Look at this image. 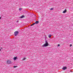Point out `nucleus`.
<instances>
[{"instance_id": "f257e3e1", "label": "nucleus", "mask_w": 73, "mask_h": 73, "mask_svg": "<svg viewBox=\"0 0 73 73\" xmlns=\"http://www.w3.org/2000/svg\"><path fill=\"white\" fill-rule=\"evenodd\" d=\"M45 42L46 43L45 44L42 45V46L43 47L48 46L49 45V44H48V42H47V41L46 40Z\"/></svg>"}, {"instance_id": "f03ea898", "label": "nucleus", "mask_w": 73, "mask_h": 73, "mask_svg": "<svg viewBox=\"0 0 73 73\" xmlns=\"http://www.w3.org/2000/svg\"><path fill=\"white\" fill-rule=\"evenodd\" d=\"M19 31H15L14 33V35L15 36H17V35H18V34H19Z\"/></svg>"}, {"instance_id": "7ed1b4c3", "label": "nucleus", "mask_w": 73, "mask_h": 73, "mask_svg": "<svg viewBox=\"0 0 73 73\" xmlns=\"http://www.w3.org/2000/svg\"><path fill=\"white\" fill-rule=\"evenodd\" d=\"M7 64H11V61L10 60H8L7 61Z\"/></svg>"}, {"instance_id": "20e7f679", "label": "nucleus", "mask_w": 73, "mask_h": 73, "mask_svg": "<svg viewBox=\"0 0 73 73\" xmlns=\"http://www.w3.org/2000/svg\"><path fill=\"white\" fill-rule=\"evenodd\" d=\"M13 59L14 60H16L17 59V57H16L13 58Z\"/></svg>"}, {"instance_id": "39448f33", "label": "nucleus", "mask_w": 73, "mask_h": 73, "mask_svg": "<svg viewBox=\"0 0 73 73\" xmlns=\"http://www.w3.org/2000/svg\"><path fill=\"white\" fill-rule=\"evenodd\" d=\"M67 69V67L66 66L64 67V70H66Z\"/></svg>"}, {"instance_id": "423d86ee", "label": "nucleus", "mask_w": 73, "mask_h": 73, "mask_svg": "<svg viewBox=\"0 0 73 73\" xmlns=\"http://www.w3.org/2000/svg\"><path fill=\"white\" fill-rule=\"evenodd\" d=\"M38 23H39L38 21H36L35 22L36 24H38Z\"/></svg>"}, {"instance_id": "0eeeda50", "label": "nucleus", "mask_w": 73, "mask_h": 73, "mask_svg": "<svg viewBox=\"0 0 73 73\" xmlns=\"http://www.w3.org/2000/svg\"><path fill=\"white\" fill-rule=\"evenodd\" d=\"M66 11H67V10H66V9H65L64 11V13H66Z\"/></svg>"}, {"instance_id": "6e6552de", "label": "nucleus", "mask_w": 73, "mask_h": 73, "mask_svg": "<svg viewBox=\"0 0 73 73\" xmlns=\"http://www.w3.org/2000/svg\"><path fill=\"white\" fill-rule=\"evenodd\" d=\"M51 36H52V35H48V37H49V38H50V37H51Z\"/></svg>"}, {"instance_id": "1a4fd4ad", "label": "nucleus", "mask_w": 73, "mask_h": 73, "mask_svg": "<svg viewBox=\"0 0 73 73\" xmlns=\"http://www.w3.org/2000/svg\"><path fill=\"white\" fill-rule=\"evenodd\" d=\"M19 9V11H21V10L22 9V8H20Z\"/></svg>"}, {"instance_id": "9d476101", "label": "nucleus", "mask_w": 73, "mask_h": 73, "mask_svg": "<svg viewBox=\"0 0 73 73\" xmlns=\"http://www.w3.org/2000/svg\"><path fill=\"white\" fill-rule=\"evenodd\" d=\"M24 17V16H22L21 17V18H23V17Z\"/></svg>"}, {"instance_id": "9b49d317", "label": "nucleus", "mask_w": 73, "mask_h": 73, "mask_svg": "<svg viewBox=\"0 0 73 73\" xmlns=\"http://www.w3.org/2000/svg\"><path fill=\"white\" fill-rule=\"evenodd\" d=\"M26 59V58H25V57L24 58H23V60H25Z\"/></svg>"}, {"instance_id": "f8f14e48", "label": "nucleus", "mask_w": 73, "mask_h": 73, "mask_svg": "<svg viewBox=\"0 0 73 73\" xmlns=\"http://www.w3.org/2000/svg\"><path fill=\"white\" fill-rule=\"evenodd\" d=\"M53 8H51L50 9L51 11H52V10H53Z\"/></svg>"}, {"instance_id": "ddd939ff", "label": "nucleus", "mask_w": 73, "mask_h": 73, "mask_svg": "<svg viewBox=\"0 0 73 73\" xmlns=\"http://www.w3.org/2000/svg\"><path fill=\"white\" fill-rule=\"evenodd\" d=\"M36 23H33V25H35V24Z\"/></svg>"}, {"instance_id": "4468645a", "label": "nucleus", "mask_w": 73, "mask_h": 73, "mask_svg": "<svg viewBox=\"0 0 73 73\" xmlns=\"http://www.w3.org/2000/svg\"><path fill=\"white\" fill-rule=\"evenodd\" d=\"M72 46V44H70V46Z\"/></svg>"}, {"instance_id": "2eb2a0df", "label": "nucleus", "mask_w": 73, "mask_h": 73, "mask_svg": "<svg viewBox=\"0 0 73 73\" xmlns=\"http://www.w3.org/2000/svg\"><path fill=\"white\" fill-rule=\"evenodd\" d=\"M17 67V66H14V68H16Z\"/></svg>"}, {"instance_id": "dca6fc26", "label": "nucleus", "mask_w": 73, "mask_h": 73, "mask_svg": "<svg viewBox=\"0 0 73 73\" xmlns=\"http://www.w3.org/2000/svg\"><path fill=\"white\" fill-rule=\"evenodd\" d=\"M60 45L58 44V46H60Z\"/></svg>"}, {"instance_id": "f3484780", "label": "nucleus", "mask_w": 73, "mask_h": 73, "mask_svg": "<svg viewBox=\"0 0 73 73\" xmlns=\"http://www.w3.org/2000/svg\"><path fill=\"white\" fill-rule=\"evenodd\" d=\"M1 49H3V47H1Z\"/></svg>"}, {"instance_id": "a211bd4d", "label": "nucleus", "mask_w": 73, "mask_h": 73, "mask_svg": "<svg viewBox=\"0 0 73 73\" xmlns=\"http://www.w3.org/2000/svg\"><path fill=\"white\" fill-rule=\"evenodd\" d=\"M63 70H64V67H63L62 68Z\"/></svg>"}, {"instance_id": "6ab92c4d", "label": "nucleus", "mask_w": 73, "mask_h": 73, "mask_svg": "<svg viewBox=\"0 0 73 73\" xmlns=\"http://www.w3.org/2000/svg\"><path fill=\"white\" fill-rule=\"evenodd\" d=\"M63 13H64V11L63 12Z\"/></svg>"}, {"instance_id": "aec40b11", "label": "nucleus", "mask_w": 73, "mask_h": 73, "mask_svg": "<svg viewBox=\"0 0 73 73\" xmlns=\"http://www.w3.org/2000/svg\"><path fill=\"white\" fill-rule=\"evenodd\" d=\"M1 19V17H0V20Z\"/></svg>"}, {"instance_id": "412c9836", "label": "nucleus", "mask_w": 73, "mask_h": 73, "mask_svg": "<svg viewBox=\"0 0 73 73\" xmlns=\"http://www.w3.org/2000/svg\"><path fill=\"white\" fill-rule=\"evenodd\" d=\"M1 50V49H0V51Z\"/></svg>"}]
</instances>
